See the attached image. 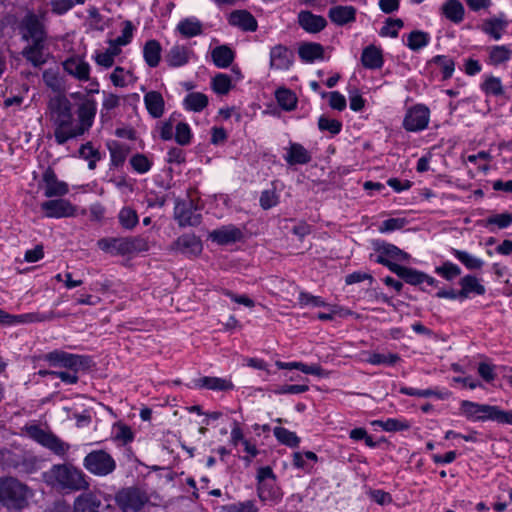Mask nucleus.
Returning a JSON list of instances; mask_svg holds the SVG:
<instances>
[{"label":"nucleus","mask_w":512,"mask_h":512,"mask_svg":"<svg viewBox=\"0 0 512 512\" xmlns=\"http://www.w3.org/2000/svg\"><path fill=\"white\" fill-rule=\"evenodd\" d=\"M27 433L32 439L57 455H65L70 448L69 444L63 442L56 435L41 429L39 426L33 425L27 427Z\"/></svg>","instance_id":"nucleus-7"},{"label":"nucleus","mask_w":512,"mask_h":512,"mask_svg":"<svg viewBox=\"0 0 512 512\" xmlns=\"http://www.w3.org/2000/svg\"><path fill=\"white\" fill-rule=\"evenodd\" d=\"M42 182L44 184V195L47 198L62 197L69 191L68 184L58 180L54 170L50 167L44 171Z\"/></svg>","instance_id":"nucleus-12"},{"label":"nucleus","mask_w":512,"mask_h":512,"mask_svg":"<svg viewBox=\"0 0 512 512\" xmlns=\"http://www.w3.org/2000/svg\"><path fill=\"white\" fill-rule=\"evenodd\" d=\"M115 439L127 444L133 440L134 434L131 428L124 424L115 425Z\"/></svg>","instance_id":"nucleus-59"},{"label":"nucleus","mask_w":512,"mask_h":512,"mask_svg":"<svg viewBox=\"0 0 512 512\" xmlns=\"http://www.w3.org/2000/svg\"><path fill=\"white\" fill-rule=\"evenodd\" d=\"M67 316V314H56L53 311L46 313L34 312L22 315H10L0 309V323L3 324H14V323H33V322H44L52 321L56 318Z\"/></svg>","instance_id":"nucleus-8"},{"label":"nucleus","mask_w":512,"mask_h":512,"mask_svg":"<svg viewBox=\"0 0 512 512\" xmlns=\"http://www.w3.org/2000/svg\"><path fill=\"white\" fill-rule=\"evenodd\" d=\"M298 23L309 33H318L327 25V21L324 17L314 15L310 11H301L298 14Z\"/></svg>","instance_id":"nucleus-20"},{"label":"nucleus","mask_w":512,"mask_h":512,"mask_svg":"<svg viewBox=\"0 0 512 512\" xmlns=\"http://www.w3.org/2000/svg\"><path fill=\"white\" fill-rule=\"evenodd\" d=\"M45 480L52 487L66 492L86 491L90 486L86 474L72 464L53 465L45 473Z\"/></svg>","instance_id":"nucleus-2"},{"label":"nucleus","mask_w":512,"mask_h":512,"mask_svg":"<svg viewBox=\"0 0 512 512\" xmlns=\"http://www.w3.org/2000/svg\"><path fill=\"white\" fill-rule=\"evenodd\" d=\"M377 423L381 425L385 431H403L409 428V424L407 422L399 421L397 419H388L384 422L378 421Z\"/></svg>","instance_id":"nucleus-63"},{"label":"nucleus","mask_w":512,"mask_h":512,"mask_svg":"<svg viewBox=\"0 0 512 512\" xmlns=\"http://www.w3.org/2000/svg\"><path fill=\"white\" fill-rule=\"evenodd\" d=\"M512 224V213L495 214L482 221V225L489 227L496 225L500 229H504Z\"/></svg>","instance_id":"nucleus-47"},{"label":"nucleus","mask_w":512,"mask_h":512,"mask_svg":"<svg viewBox=\"0 0 512 512\" xmlns=\"http://www.w3.org/2000/svg\"><path fill=\"white\" fill-rule=\"evenodd\" d=\"M177 30L184 37L190 38L202 33V24L194 18H186L179 22Z\"/></svg>","instance_id":"nucleus-36"},{"label":"nucleus","mask_w":512,"mask_h":512,"mask_svg":"<svg viewBox=\"0 0 512 512\" xmlns=\"http://www.w3.org/2000/svg\"><path fill=\"white\" fill-rule=\"evenodd\" d=\"M429 34L420 30L412 31L407 38V46L413 50L417 51L423 47H425L429 43Z\"/></svg>","instance_id":"nucleus-43"},{"label":"nucleus","mask_w":512,"mask_h":512,"mask_svg":"<svg viewBox=\"0 0 512 512\" xmlns=\"http://www.w3.org/2000/svg\"><path fill=\"white\" fill-rule=\"evenodd\" d=\"M377 251L386 255L388 258L397 260V261H407L409 259V254L399 249L397 246L389 243H382L377 247Z\"/></svg>","instance_id":"nucleus-42"},{"label":"nucleus","mask_w":512,"mask_h":512,"mask_svg":"<svg viewBox=\"0 0 512 512\" xmlns=\"http://www.w3.org/2000/svg\"><path fill=\"white\" fill-rule=\"evenodd\" d=\"M144 103L152 117L160 118L163 115L165 102L160 92L150 91L146 93Z\"/></svg>","instance_id":"nucleus-25"},{"label":"nucleus","mask_w":512,"mask_h":512,"mask_svg":"<svg viewBox=\"0 0 512 512\" xmlns=\"http://www.w3.org/2000/svg\"><path fill=\"white\" fill-rule=\"evenodd\" d=\"M453 254L468 269H480L483 266V261L481 259L476 258L465 251L453 249Z\"/></svg>","instance_id":"nucleus-46"},{"label":"nucleus","mask_w":512,"mask_h":512,"mask_svg":"<svg viewBox=\"0 0 512 512\" xmlns=\"http://www.w3.org/2000/svg\"><path fill=\"white\" fill-rule=\"evenodd\" d=\"M97 246L105 253L117 256V237H105L97 241Z\"/></svg>","instance_id":"nucleus-58"},{"label":"nucleus","mask_w":512,"mask_h":512,"mask_svg":"<svg viewBox=\"0 0 512 512\" xmlns=\"http://www.w3.org/2000/svg\"><path fill=\"white\" fill-rule=\"evenodd\" d=\"M482 90L486 94L500 96L504 93L501 80L497 77H488L481 85Z\"/></svg>","instance_id":"nucleus-49"},{"label":"nucleus","mask_w":512,"mask_h":512,"mask_svg":"<svg viewBox=\"0 0 512 512\" xmlns=\"http://www.w3.org/2000/svg\"><path fill=\"white\" fill-rule=\"evenodd\" d=\"M213 89L218 94H227L231 88V79L226 74H217L212 81Z\"/></svg>","instance_id":"nucleus-50"},{"label":"nucleus","mask_w":512,"mask_h":512,"mask_svg":"<svg viewBox=\"0 0 512 512\" xmlns=\"http://www.w3.org/2000/svg\"><path fill=\"white\" fill-rule=\"evenodd\" d=\"M321 96L322 98H325L327 96H329V105L332 109H335V110H338V111H342L346 108V99L345 97L340 94L339 92L337 91H333V92H330V93H327V92H322L321 93Z\"/></svg>","instance_id":"nucleus-55"},{"label":"nucleus","mask_w":512,"mask_h":512,"mask_svg":"<svg viewBox=\"0 0 512 512\" xmlns=\"http://www.w3.org/2000/svg\"><path fill=\"white\" fill-rule=\"evenodd\" d=\"M143 55L150 67L158 66L161 59V45L157 40H149L145 43Z\"/></svg>","instance_id":"nucleus-33"},{"label":"nucleus","mask_w":512,"mask_h":512,"mask_svg":"<svg viewBox=\"0 0 512 512\" xmlns=\"http://www.w3.org/2000/svg\"><path fill=\"white\" fill-rule=\"evenodd\" d=\"M243 237L242 231L234 225L222 226L209 233V239L219 245H228L240 241Z\"/></svg>","instance_id":"nucleus-16"},{"label":"nucleus","mask_w":512,"mask_h":512,"mask_svg":"<svg viewBox=\"0 0 512 512\" xmlns=\"http://www.w3.org/2000/svg\"><path fill=\"white\" fill-rule=\"evenodd\" d=\"M436 272L447 280H452L460 275L461 269L451 262H445L441 267L436 268Z\"/></svg>","instance_id":"nucleus-57"},{"label":"nucleus","mask_w":512,"mask_h":512,"mask_svg":"<svg viewBox=\"0 0 512 512\" xmlns=\"http://www.w3.org/2000/svg\"><path fill=\"white\" fill-rule=\"evenodd\" d=\"M361 62L362 65L368 69L381 68L383 65V57L381 50L375 47L374 45L366 47L362 52Z\"/></svg>","instance_id":"nucleus-27"},{"label":"nucleus","mask_w":512,"mask_h":512,"mask_svg":"<svg viewBox=\"0 0 512 512\" xmlns=\"http://www.w3.org/2000/svg\"><path fill=\"white\" fill-rule=\"evenodd\" d=\"M41 208L49 218L70 217L76 212V208L65 199L45 201L41 204Z\"/></svg>","instance_id":"nucleus-14"},{"label":"nucleus","mask_w":512,"mask_h":512,"mask_svg":"<svg viewBox=\"0 0 512 512\" xmlns=\"http://www.w3.org/2000/svg\"><path fill=\"white\" fill-rule=\"evenodd\" d=\"M148 249V241L142 236L117 237V256L138 254Z\"/></svg>","instance_id":"nucleus-11"},{"label":"nucleus","mask_w":512,"mask_h":512,"mask_svg":"<svg viewBox=\"0 0 512 512\" xmlns=\"http://www.w3.org/2000/svg\"><path fill=\"white\" fill-rule=\"evenodd\" d=\"M406 224V220L404 218H390L382 222L381 226L379 227V231L389 232L398 230L404 227Z\"/></svg>","instance_id":"nucleus-62"},{"label":"nucleus","mask_w":512,"mask_h":512,"mask_svg":"<svg viewBox=\"0 0 512 512\" xmlns=\"http://www.w3.org/2000/svg\"><path fill=\"white\" fill-rule=\"evenodd\" d=\"M441 12L454 23H460L464 18V7L458 0H447L442 5Z\"/></svg>","instance_id":"nucleus-29"},{"label":"nucleus","mask_w":512,"mask_h":512,"mask_svg":"<svg viewBox=\"0 0 512 512\" xmlns=\"http://www.w3.org/2000/svg\"><path fill=\"white\" fill-rule=\"evenodd\" d=\"M492 420L501 424L512 425V411L501 410L498 406H494Z\"/></svg>","instance_id":"nucleus-64"},{"label":"nucleus","mask_w":512,"mask_h":512,"mask_svg":"<svg viewBox=\"0 0 512 512\" xmlns=\"http://www.w3.org/2000/svg\"><path fill=\"white\" fill-rule=\"evenodd\" d=\"M31 491L13 477L0 478V502L8 509L20 510L28 505Z\"/></svg>","instance_id":"nucleus-3"},{"label":"nucleus","mask_w":512,"mask_h":512,"mask_svg":"<svg viewBox=\"0 0 512 512\" xmlns=\"http://www.w3.org/2000/svg\"><path fill=\"white\" fill-rule=\"evenodd\" d=\"M174 217L182 227L197 226L201 223L202 216L191 202H177L174 208Z\"/></svg>","instance_id":"nucleus-13"},{"label":"nucleus","mask_w":512,"mask_h":512,"mask_svg":"<svg viewBox=\"0 0 512 512\" xmlns=\"http://www.w3.org/2000/svg\"><path fill=\"white\" fill-rule=\"evenodd\" d=\"M278 203V196L274 190H264L260 196V205L263 209L267 210Z\"/></svg>","instance_id":"nucleus-61"},{"label":"nucleus","mask_w":512,"mask_h":512,"mask_svg":"<svg viewBox=\"0 0 512 512\" xmlns=\"http://www.w3.org/2000/svg\"><path fill=\"white\" fill-rule=\"evenodd\" d=\"M21 27L24 29L23 39L26 41L44 43L46 39V32L44 26L39 18L33 14H27L22 22Z\"/></svg>","instance_id":"nucleus-10"},{"label":"nucleus","mask_w":512,"mask_h":512,"mask_svg":"<svg viewBox=\"0 0 512 512\" xmlns=\"http://www.w3.org/2000/svg\"><path fill=\"white\" fill-rule=\"evenodd\" d=\"M286 150L284 159L289 165L308 164L312 159L310 152L299 143H291Z\"/></svg>","instance_id":"nucleus-21"},{"label":"nucleus","mask_w":512,"mask_h":512,"mask_svg":"<svg viewBox=\"0 0 512 512\" xmlns=\"http://www.w3.org/2000/svg\"><path fill=\"white\" fill-rule=\"evenodd\" d=\"M118 219L122 227L126 229H133L138 223V215L136 211L130 207L122 208L119 212Z\"/></svg>","instance_id":"nucleus-45"},{"label":"nucleus","mask_w":512,"mask_h":512,"mask_svg":"<svg viewBox=\"0 0 512 512\" xmlns=\"http://www.w3.org/2000/svg\"><path fill=\"white\" fill-rule=\"evenodd\" d=\"M433 61L440 67L443 79H448L452 76L455 64L451 58L438 55L434 57Z\"/></svg>","instance_id":"nucleus-51"},{"label":"nucleus","mask_w":512,"mask_h":512,"mask_svg":"<svg viewBox=\"0 0 512 512\" xmlns=\"http://www.w3.org/2000/svg\"><path fill=\"white\" fill-rule=\"evenodd\" d=\"M115 504L122 512H139L149 501L145 491L138 487H124L116 492Z\"/></svg>","instance_id":"nucleus-4"},{"label":"nucleus","mask_w":512,"mask_h":512,"mask_svg":"<svg viewBox=\"0 0 512 512\" xmlns=\"http://www.w3.org/2000/svg\"><path fill=\"white\" fill-rule=\"evenodd\" d=\"M101 499L92 491H84L73 503L74 512H100Z\"/></svg>","instance_id":"nucleus-17"},{"label":"nucleus","mask_w":512,"mask_h":512,"mask_svg":"<svg viewBox=\"0 0 512 512\" xmlns=\"http://www.w3.org/2000/svg\"><path fill=\"white\" fill-rule=\"evenodd\" d=\"M276 439L289 447H298L300 438L294 433L283 427H275L273 430Z\"/></svg>","instance_id":"nucleus-40"},{"label":"nucleus","mask_w":512,"mask_h":512,"mask_svg":"<svg viewBox=\"0 0 512 512\" xmlns=\"http://www.w3.org/2000/svg\"><path fill=\"white\" fill-rule=\"evenodd\" d=\"M510 58V51L505 46H495L490 52V59L494 64L507 61Z\"/></svg>","instance_id":"nucleus-60"},{"label":"nucleus","mask_w":512,"mask_h":512,"mask_svg":"<svg viewBox=\"0 0 512 512\" xmlns=\"http://www.w3.org/2000/svg\"><path fill=\"white\" fill-rule=\"evenodd\" d=\"M278 104L287 111H291L296 107V95L285 88H280L275 93Z\"/></svg>","instance_id":"nucleus-41"},{"label":"nucleus","mask_w":512,"mask_h":512,"mask_svg":"<svg viewBox=\"0 0 512 512\" xmlns=\"http://www.w3.org/2000/svg\"><path fill=\"white\" fill-rule=\"evenodd\" d=\"M293 63V53L281 44L274 46L270 51V68L287 70Z\"/></svg>","instance_id":"nucleus-18"},{"label":"nucleus","mask_w":512,"mask_h":512,"mask_svg":"<svg viewBox=\"0 0 512 512\" xmlns=\"http://www.w3.org/2000/svg\"><path fill=\"white\" fill-rule=\"evenodd\" d=\"M43 49L44 43L32 42L23 49L22 55L35 67H39L46 62Z\"/></svg>","instance_id":"nucleus-30"},{"label":"nucleus","mask_w":512,"mask_h":512,"mask_svg":"<svg viewBox=\"0 0 512 512\" xmlns=\"http://www.w3.org/2000/svg\"><path fill=\"white\" fill-rule=\"evenodd\" d=\"M229 23L244 31L254 32L257 29V20L246 10H236L230 14Z\"/></svg>","instance_id":"nucleus-22"},{"label":"nucleus","mask_w":512,"mask_h":512,"mask_svg":"<svg viewBox=\"0 0 512 512\" xmlns=\"http://www.w3.org/2000/svg\"><path fill=\"white\" fill-rule=\"evenodd\" d=\"M196 385L201 388L217 391H227L233 388V384L230 381L217 377H202L196 381Z\"/></svg>","instance_id":"nucleus-34"},{"label":"nucleus","mask_w":512,"mask_h":512,"mask_svg":"<svg viewBox=\"0 0 512 512\" xmlns=\"http://www.w3.org/2000/svg\"><path fill=\"white\" fill-rule=\"evenodd\" d=\"M83 466L91 474L104 477L116 469V462L106 451L94 450L85 456Z\"/></svg>","instance_id":"nucleus-5"},{"label":"nucleus","mask_w":512,"mask_h":512,"mask_svg":"<svg viewBox=\"0 0 512 512\" xmlns=\"http://www.w3.org/2000/svg\"><path fill=\"white\" fill-rule=\"evenodd\" d=\"M493 408L492 405L478 404L467 400L461 403L462 413L473 421L492 420Z\"/></svg>","instance_id":"nucleus-15"},{"label":"nucleus","mask_w":512,"mask_h":512,"mask_svg":"<svg viewBox=\"0 0 512 512\" xmlns=\"http://www.w3.org/2000/svg\"><path fill=\"white\" fill-rule=\"evenodd\" d=\"M175 140L180 145H188L191 140V130L187 123L179 122L176 127Z\"/></svg>","instance_id":"nucleus-53"},{"label":"nucleus","mask_w":512,"mask_h":512,"mask_svg":"<svg viewBox=\"0 0 512 512\" xmlns=\"http://www.w3.org/2000/svg\"><path fill=\"white\" fill-rule=\"evenodd\" d=\"M79 155L88 161V168L90 170H94L96 168V162L101 159L99 150L94 148L91 142H87L80 147Z\"/></svg>","instance_id":"nucleus-39"},{"label":"nucleus","mask_w":512,"mask_h":512,"mask_svg":"<svg viewBox=\"0 0 512 512\" xmlns=\"http://www.w3.org/2000/svg\"><path fill=\"white\" fill-rule=\"evenodd\" d=\"M214 64L219 68H227L234 60V52L226 45L217 46L211 52Z\"/></svg>","instance_id":"nucleus-32"},{"label":"nucleus","mask_w":512,"mask_h":512,"mask_svg":"<svg viewBox=\"0 0 512 512\" xmlns=\"http://www.w3.org/2000/svg\"><path fill=\"white\" fill-rule=\"evenodd\" d=\"M130 164L138 173H146L151 168V161L144 154H136L130 159Z\"/></svg>","instance_id":"nucleus-52"},{"label":"nucleus","mask_w":512,"mask_h":512,"mask_svg":"<svg viewBox=\"0 0 512 512\" xmlns=\"http://www.w3.org/2000/svg\"><path fill=\"white\" fill-rule=\"evenodd\" d=\"M46 359L54 366H63L73 371L88 369L92 360L88 356L71 354L64 351H53L46 355Z\"/></svg>","instance_id":"nucleus-6"},{"label":"nucleus","mask_w":512,"mask_h":512,"mask_svg":"<svg viewBox=\"0 0 512 512\" xmlns=\"http://www.w3.org/2000/svg\"><path fill=\"white\" fill-rule=\"evenodd\" d=\"M165 60L171 67L183 66L189 61V50L184 46H173L166 54Z\"/></svg>","instance_id":"nucleus-31"},{"label":"nucleus","mask_w":512,"mask_h":512,"mask_svg":"<svg viewBox=\"0 0 512 512\" xmlns=\"http://www.w3.org/2000/svg\"><path fill=\"white\" fill-rule=\"evenodd\" d=\"M429 109L423 105H416L408 110L403 126L407 131H420L427 127L429 122Z\"/></svg>","instance_id":"nucleus-9"},{"label":"nucleus","mask_w":512,"mask_h":512,"mask_svg":"<svg viewBox=\"0 0 512 512\" xmlns=\"http://www.w3.org/2000/svg\"><path fill=\"white\" fill-rule=\"evenodd\" d=\"M329 18L337 25H345L355 21L356 9L353 6H335L329 10Z\"/></svg>","instance_id":"nucleus-24"},{"label":"nucleus","mask_w":512,"mask_h":512,"mask_svg":"<svg viewBox=\"0 0 512 512\" xmlns=\"http://www.w3.org/2000/svg\"><path fill=\"white\" fill-rule=\"evenodd\" d=\"M506 22L501 19H490L484 22L483 30L490 34L494 39L501 38V31L504 30Z\"/></svg>","instance_id":"nucleus-48"},{"label":"nucleus","mask_w":512,"mask_h":512,"mask_svg":"<svg viewBox=\"0 0 512 512\" xmlns=\"http://www.w3.org/2000/svg\"><path fill=\"white\" fill-rule=\"evenodd\" d=\"M64 70L79 81H88L90 65L79 57H71L64 61Z\"/></svg>","instance_id":"nucleus-19"},{"label":"nucleus","mask_w":512,"mask_h":512,"mask_svg":"<svg viewBox=\"0 0 512 512\" xmlns=\"http://www.w3.org/2000/svg\"><path fill=\"white\" fill-rule=\"evenodd\" d=\"M462 289L459 291V295L462 298H466L469 293H476L483 295L485 293V287L480 284L476 277L467 275L460 281Z\"/></svg>","instance_id":"nucleus-35"},{"label":"nucleus","mask_w":512,"mask_h":512,"mask_svg":"<svg viewBox=\"0 0 512 512\" xmlns=\"http://www.w3.org/2000/svg\"><path fill=\"white\" fill-rule=\"evenodd\" d=\"M318 127L322 131L327 130L331 134L335 135L341 131L342 124L336 119H329L322 115L318 120Z\"/></svg>","instance_id":"nucleus-54"},{"label":"nucleus","mask_w":512,"mask_h":512,"mask_svg":"<svg viewBox=\"0 0 512 512\" xmlns=\"http://www.w3.org/2000/svg\"><path fill=\"white\" fill-rule=\"evenodd\" d=\"M399 360V355L394 353H371L366 359V361L372 365H394Z\"/></svg>","instance_id":"nucleus-44"},{"label":"nucleus","mask_w":512,"mask_h":512,"mask_svg":"<svg viewBox=\"0 0 512 512\" xmlns=\"http://www.w3.org/2000/svg\"><path fill=\"white\" fill-rule=\"evenodd\" d=\"M257 491L262 501H276L282 497L281 490L276 486V479L258 482Z\"/></svg>","instance_id":"nucleus-28"},{"label":"nucleus","mask_w":512,"mask_h":512,"mask_svg":"<svg viewBox=\"0 0 512 512\" xmlns=\"http://www.w3.org/2000/svg\"><path fill=\"white\" fill-rule=\"evenodd\" d=\"M402 27L403 21L401 19H387L386 24L381 28L380 34L395 38L398 36V29Z\"/></svg>","instance_id":"nucleus-56"},{"label":"nucleus","mask_w":512,"mask_h":512,"mask_svg":"<svg viewBox=\"0 0 512 512\" xmlns=\"http://www.w3.org/2000/svg\"><path fill=\"white\" fill-rule=\"evenodd\" d=\"M94 92L98 93V90L70 94V97L77 101V119H74L72 103L65 94L58 93L49 99L47 114L53 125L54 138L58 145H63L71 139L84 135L93 126L97 113V102L90 97V94Z\"/></svg>","instance_id":"nucleus-1"},{"label":"nucleus","mask_w":512,"mask_h":512,"mask_svg":"<svg viewBox=\"0 0 512 512\" xmlns=\"http://www.w3.org/2000/svg\"><path fill=\"white\" fill-rule=\"evenodd\" d=\"M208 105V97L200 92L189 93L184 99L186 109L200 112Z\"/></svg>","instance_id":"nucleus-37"},{"label":"nucleus","mask_w":512,"mask_h":512,"mask_svg":"<svg viewBox=\"0 0 512 512\" xmlns=\"http://www.w3.org/2000/svg\"><path fill=\"white\" fill-rule=\"evenodd\" d=\"M173 249L182 254H197L201 251V243L193 234H184L173 243Z\"/></svg>","instance_id":"nucleus-23"},{"label":"nucleus","mask_w":512,"mask_h":512,"mask_svg":"<svg viewBox=\"0 0 512 512\" xmlns=\"http://www.w3.org/2000/svg\"><path fill=\"white\" fill-rule=\"evenodd\" d=\"M299 57L304 61L311 63L317 59H323L324 48L319 43L306 42L299 46Z\"/></svg>","instance_id":"nucleus-26"},{"label":"nucleus","mask_w":512,"mask_h":512,"mask_svg":"<svg viewBox=\"0 0 512 512\" xmlns=\"http://www.w3.org/2000/svg\"><path fill=\"white\" fill-rule=\"evenodd\" d=\"M398 272H396V275L400 278H402L406 283L411 285H418L424 282L426 278V274L423 272H419L417 270H414L412 268L400 266L397 267Z\"/></svg>","instance_id":"nucleus-38"}]
</instances>
